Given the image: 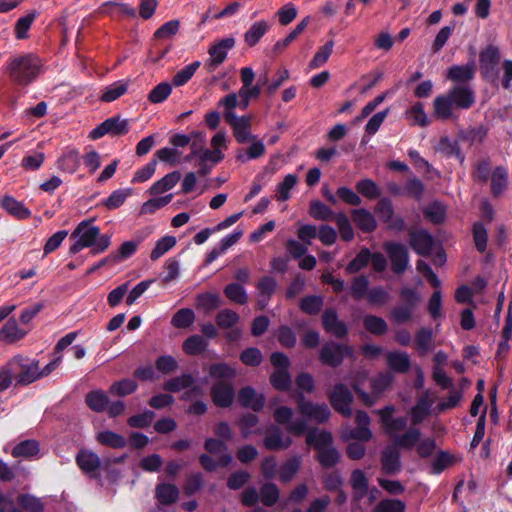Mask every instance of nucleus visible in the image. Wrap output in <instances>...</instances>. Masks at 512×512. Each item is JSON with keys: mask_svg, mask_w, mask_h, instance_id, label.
<instances>
[{"mask_svg": "<svg viewBox=\"0 0 512 512\" xmlns=\"http://www.w3.org/2000/svg\"><path fill=\"white\" fill-rule=\"evenodd\" d=\"M137 387L138 385L136 381L132 379H122L120 381L114 382L110 386L109 392L112 395L124 397L135 392Z\"/></svg>", "mask_w": 512, "mask_h": 512, "instance_id": "obj_50", "label": "nucleus"}, {"mask_svg": "<svg viewBox=\"0 0 512 512\" xmlns=\"http://www.w3.org/2000/svg\"><path fill=\"white\" fill-rule=\"evenodd\" d=\"M199 66H200V62L195 61V62L185 66L181 70H179L173 77V80H172L173 85L176 87H179V86L186 84L191 79V77L194 75V73L199 68Z\"/></svg>", "mask_w": 512, "mask_h": 512, "instance_id": "obj_63", "label": "nucleus"}, {"mask_svg": "<svg viewBox=\"0 0 512 512\" xmlns=\"http://www.w3.org/2000/svg\"><path fill=\"white\" fill-rule=\"evenodd\" d=\"M86 404L96 412H102L109 404L107 395L101 391H92L86 396Z\"/></svg>", "mask_w": 512, "mask_h": 512, "instance_id": "obj_48", "label": "nucleus"}, {"mask_svg": "<svg viewBox=\"0 0 512 512\" xmlns=\"http://www.w3.org/2000/svg\"><path fill=\"white\" fill-rule=\"evenodd\" d=\"M211 397L218 407H228L234 399V389L229 382L218 381L211 389Z\"/></svg>", "mask_w": 512, "mask_h": 512, "instance_id": "obj_16", "label": "nucleus"}, {"mask_svg": "<svg viewBox=\"0 0 512 512\" xmlns=\"http://www.w3.org/2000/svg\"><path fill=\"white\" fill-rule=\"evenodd\" d=\"M306 442L313 445L317 452L332 447V435L326 431L311 430L306 435Z\"/></svg>", "mask_w": 512, "mask_h": 512, "instance_id": "obj_31", "label": "nucleus"}, {"mask_svg": "<svg viewBox=\"0 0 512 512\" xmlns=\"http://www.w3.org/2000/svg\"><path fill=\"white\" fill-rule=\"evenodd\" d=\"M456 109H469L475 103V94L471 87L457 85L446 93Z\"/></svg>", "mask_w": 512, "mask_h": 512, "instance_id": "obj_10", "label": "nucleus"}, {"mask_svg": "<svg viewBox=\"0 0 512 512\" xmlns=\"http://www.w3.org/2000/svg\"><path fill=\"white\" fill-rule=\"evenodd\" d=\"M356 190L367 199H375L380 195V189L371 179H362L356 183Z\"/></svg>", "mask_w": 512, "mask_h": 512, "instance_id": "obj_62", "label": "nucleus"}, {"mask_svg": "<svg viewBox=\"0 0 512 512\" xmlns=\"http://www.w3.org/2000/svg\"><path fill=\"white\" fill-rule=\"evenodd\" d=\"M508 171L503 166L496 167L491 175V192L494 196H499L507 187Z\"/></svg>", "mask_w": 512, "mask_h": 512, "instance_id": "obj_30", "label": "nucleus"}, {"mask_svg": "<svg viewBox=\"0 0 512 512\" xmlns=\"http://www.w3.org/2000/svg\"><path fill=\"white\" fill-rule=\"evenodd\" d=\"M70 238L75 240L69 249L71 254H76L87 247H92L93 254H99L108 249L111 243V236L101 235L99 228L92 224V220L80 222Z\"/></svg>", "mask_w": 512, "mask_h": 512, "instance_id": "obj_3", "label": "nucleus"}, {"mask_svg": "<svg viewBox=\"0 0 512 512\" xmlns=\"http://www.w3.org/2000/svg\"><path fill=\"white\" fill-rule=\"evenodd\" d=\"M297 410L302 418L292 420L293 410L287 406H280L273 413L278 424L286 425V430L294 435H302L307 430V422L324 423L330 415V409L325 403H314L297 395Z\"/></svg>", "mask_w": 512, "mask_h": 512, "instance_id": "obj_1", "label": "nucleus"}, {"mask_svg": "<svg viewBox=\"0 0 512 512\" xmlns=\"http://www.w3.org/2000/svg\"><path fill=\"white\" fill-rule=\"evenodd\" d=\"M76 463L79 468L88 476L95 477L101 466L99 456L89 450H80L76 456Z\"/></svg>", "mask_w": 512, "mask_h": 512, "instance_id": "obj_14", "label": "nucleus"}, {"mask_svg": "<svg viewBox=\"0 0 512 512\" xmlns=\"http://www.w3.org/2000/svg\"><path fill=\"white\" fill-rule=\"evenodd\" d=\"M338 231L340 233L341 239L343 241L349 242L354 238V230L353 227L348 219V217L342 213L339 212L334 216V220Z\"/></svg>", "mask_w": 512, "mask_h": 512, "instance_id": "obj_45", "label": "nucleus"}, {"mask_svg": "<svg viewBox=\"0 0 512 512\" xmlns=\"http://www.w3.org/2000/svg\"><path fill=\"white\" fill-rule=\"evenodd\" d=\"M25 332L18 327L15 319L8 320L0 329V339L2 341L13 343L22 339Z\"/></svg>", "mask_w": 512, "mask_h": 512, "instance_id": "obj_32", "label": "nucleus"}, {"mask_svg": "<svg viewBox=\"0 0 512 512\" xmlns=\"http://www.w3.org/2000/svg\"><path fill=\"white\" fill-rule=\"evenodd\" d=\"M176 244V238L173 236H164L159 239L151 251L150 258L155 261L162 257L166 252L173 248Z\"/></svg>", "mask_w": 512, "mask_h": 512, "instance_id": "obj_61", "label": "nucleus"}, {"mask_svg": "<svg viewBox=\"0 0 512 512\" xmlns=\"http://www.w3.org/2000/svg\"><path fill=\"white\" fill-rule=\"evenodd\" d=\"M406 505L398 499H385L380 501L373 512H404Z\"/></svg>", "mask_w": 512, "mask_h": 512, "instance_id": "obj_64", "label": "nucleus"}, {"mask_svg": "<svg viewBox=\"0 0 512 512\" xmlns=\"http://www.w3.org/2000/svg\"><path fill=\"white\" fill-rule=\"evenodd\" d=\"M345 356L353 357V349L350 346L330 342L321 348L319 357L323 364L337 367Z\"/></svg>", "mask_w": 512, "mask_h": 512, "instance_id": "obj_6", "label": "nucleus"}, {"mask_svg": "<svg viewBox=\"0 0 512 512\" xmlns=\"http://www.w3.org/2000/svg\"><path fill=\"white\" fill-rule=\"evenodd\" d=\"M42 60L34 53H19L11 56L6 64V73L12 83L28 86L42 71Z\"/></svg>", "mask_w": 512, "mask_h": 512, "instance_id": "obj_2", "label": "nucleus"}, {"mask_svg": "<svg viewBox=\"0 0 512 512\" xmlns=\"http://www.w3.org/2000/svg\"><path fill=\"white\" fill-rule=\"evenodd\" d=\"M131 194L132 190L130 188L115 190L103 201V205L109 210L116 209L120 207Z\"/></svg>", "mask_w": 512, "mask_h": 512, "instance_id": "obj_52", "label": "nucleus"}, {"mask_svg": "<svg viewBox=\"0 0 512 512\" xmlns=\"http://www.w3.org/2000/svg\"><path fill=\"white\" fill-rule=\"evenodd\" d=\"M57 166L64 172L73 173L79 166V157L76 151H68L64 153L57 161Z\"/></svg>", "mask_w": 512, "mask_h": 512, "instance_id": "obj_53", "label": "nucleus"}, {"mask_svg": "<svg viewBox=\"0 0 512 512\" xmlns=\"http://www.w3.org/2000/svg\"><path fill=\"white\" fill-rule=\"evenodd\" d=\"M39 452V445L35 440H25L18 443L12 450L14 457H33Z\"/></svg>", "mask_w": 512, "mask_h": 512, "instance_id": "obj_51", "label": "nucleus"}, {"mask_svg": "<svg viewBox=\"0 0 512 512\" xmlns=\"http://www.w3.org/2000/svg\"><path fill=\"white\" fill-rule=\"evenodd\" d=\"M433 244L432 236L424 230L414 231L410 234V245L419 255L428 256L432 251Z\"/></svg>", "mask_w": 512, "mask_h": 512, "instance_id": "obj_17", "label": "nucleus"}, {"mask_svg": "<svg viewBox=\"0 0 512 512\" xmlns=\"http://www.w3.org/2000/svg\"><path fill=\"white\" fill-rule=\"evenodd\" d=\"M195 320V314L190 308H182L178 310L171 319L173 327L178 329L188 328L193 324Z\"/></svg>", "mask_w": 512, "mask_h": 512, "instance_id": "obj_41", "label": "nucleus"}, {"mask_svg": "<svg viewBox=\"0 0 512 512\" xmlns=\"http://www.w3.org/2000/svg\"><path fill=\"white\" fill-rule=\"evenodd\" d=\"M322 323L326 332L342 338L347 334L346 325L337 317V313L333 309H327L322 315Z\"/></svg>", "mask_w": 512, "mask_h": 512, "instance_id": "obj_19", "label": "nucleus"}, {"mask_svg": "<svg viewBox=\"0 0 512 512\" xmlns=\"http://www.w3.org/2000/svg\"><path fill=\"white\" fill-rule=\"evenodd\" d=\"M363 325L367 331L374 335H383L388 330L386 321L378 316L367 315L363 319Z\"/></svg>", "mask_w": 512, "mask_h": 512, "instance_id": "obj_42", "label": "nucleus"}, {"mask_svg": "<svg viewBox=\"0 0 512 512\" xmlns=\"http://www.w3.org/2000/svg\"><path fill=\"white\" fill-rule=\"evenodd\" d=\"M475 73L473 64L453 65L448 69L447 78L458 83L470 81Z\"/></svg>", "mask_w": 512, "mask_h": 512, "instance_id": "obj_28", "label": "nucleus"}, {"mask_svg": "<svg viewBox=\"0 0 512 512\" xmlns=\"http://www.w3.org/2000/svg\"><path fill=\"white\" fill-rule=\"evenodd\" d=\"M324 304V299L321 296L310 295L301 299L300 309L310 315L317 314Z\"/></svg>", "mask_w": 512, "mask_h": 512, "instance_id": "obj_58", "label": "nucleus"}, {"mask_svg": "<svg viewBox=\"0 0 512 512\" xmlns=\"http://www.w3.org/2000/svg\"><path fill=\"white\" fill-rule=\"evenodd\" d=\"M127 89L128 84L125 81H117L115 83H112L104 89L101 95V100L103 102H112L118 99L123 94H125L127 92Z\"/></svg>", "mask_w": 512, "mask_h": 512, "instance_id": "obj_44", "label": "nucleus"}, {"mask_svg": "<svg viewBox=\"0 0 512 512\" xmlns=\"http://www.w3.org/2000/svg\"><path fill=\"white\" fill-rule=\"evenodd\" d=\"M2 208L13 217L23 220L31 216V211L14 197L6 195L1 200Z\"/></svg>", "mask_w": 512, "mask_h": 512, "instance_id": "obj_24", "label": "nucleus"}, {"mask_svg": "<svg viewBox=\"0 0 512 512\" xmlns=\"http://www.w3.org/2000/svg\"><path fill=\"white\" fill-rule=\"evenodd\" d=\"M209 375L218 381L228 382L235 376V370L225 363H216L210 366Z\"/></svg>", "mask_w": 512, "mask_h": 512, "instance_id": "obj_49", "label": "nucleus"}, {"mask_svg": "<svg viewBox=\"0 0 512 512\" xmlns=\"http://www.w3.org/2000/svg\"><path fill=\"white\" fill-rule=\"evenodd\" d=\"M479 60L483 75L488 77L500 61L499 49L493 45L486 47V49L480 53Z\"/></svg>", "mask_w": 512, "mask_h": 512, "instance_id": "obj_23", "label": "nucleus"}, {"mask_svg": "<svg viewBox=\"0 0 512 512\" xmlns=\"http://www.w3.org/2000/svg\"><path fill=\"white\" fill-rule=\"evenodd\" d=\"M14 370L15 385L27 386L40 379L39 361L16 355L10 359Z\"/></svg>", "mask_w": 512, "mask_h": 512, "instance_id": "obj_4", "label": "nucleus"}, {"mask_svg": "<svg viewBox=\"0 0 512 512\" xmlns=\"http://www.w3.org/2000/svg\"><path fill=\"white\" fill-rule=\"evenodd\" d=\"M251 120V116H230V119L226 121L232 128L233 135L238 143L244 144L255 139L256 136L252 135L250 131Z\"/></svg>", "mask_w": 512, "mask_h": 512, "instance_id": "obj_11", "label": "nucleus"}, {"mask_svg": "<svg viewBox=\"0 0 512 512\" xmlns=\"http://www.w3.org/2000/svg\"><path fill=\"white\" fill-rule=\"evenodd\" d=\"M218 107H223V116L225 121L230 119L231 117H236L237 115L234 112L236 107H239V98L237 93H230L223 98L220 99L218 103Z\"/></svg>", "mask_w": 512, "mask_h": 512, "instance_id": "obj_60", "label": "nucleus"}, {"mask_svg": "<svg viewBox=\"0 0 512 512\" xmlns=\"http://www.w3.org/2000/svg\"><path fill=\"white\" fill-rule=\"evenodd\" d=\"M235 45L233 37L223 38L214 44L208 50L209 59L204 63V67L208 72H213L218 68L226 59L228 51Z\"/></svg>", "mask_w": 512, "mask_h": 512, "instance_id": "obj_5", "label": "nucleus"}, {"mask_svg": "<svg viewBox=\"0 0 512 512\" xmlns=\"http://www.w3.org/2000/svg\"><path fill=\"white\" fill-rule=\"evenodd\" d=\"M433 403L434 399L429 391L418 399L411 409V420L414 425L421 423L429 415Z\"/></svg>", "mask_w": 512, "mask_h": 512, "instance_id": "obj_21", "label": "nucleus"}, {"mask_svg": "<svg viewBox=\"0 0 512 512\" xmlns=\"http://www.w3.org/2000/svg\"><path fill=\"white\" fill-rule=\"evenodd\" d=\"M384 250L391 262V269L396 274L403 273L409 264L408 251L405 245L395 242H386Z\"/></svg>", "mask_w": 512, "mask_h": 512, "instance_id": "obj_8", "label": "nucleus"}, {"mask_svg": "<svg viewBox=\"0 0 512 512\" xmlns=\"http://www.w3.org/2000/svg\"><path fill=\"white\" fill-rule=\"evenodd\" d=\"M172 198H173V194H167V195H164L161 197H154L152 199H149L148 201H146L142 204L141 209H140V214L141 215L153 214L158 209L169 204L171 202Z\"/></svg>", "mask_w": 512, "mask_h": 512, "instance_id": "obj_47", "label": "nucleus"}, {"mask_svg": "<svg viewBox=\"0 0 512 512\" xmlns=\"http://www.w3.org/2000/svg\"><path fill=\"white\" fill-rule=\"evenodd\" d=\"M309 214L312 218L316 220L330 221L334 220V216L337 213H334L328 206H326L322 202L318 200H313L310 202Z\"/></svg>", "mask_w": 512, "mask_h": 512, "instance_id": "obj_36", "label": "nucleus"}, {"mask_svg": "<svg viewBox=\"0 0 512 512\" xmlns=\"http://www.w3.org/2000/svg\"><path fill=\"white\" fill-rule=\"evenodd\" d=\"M350 483L354 491V501H360L368 493V480L362 470H354L351 474Z\"/></svg>", "mask_w": 512, "mask_h": 512, "instance_id": "obj_27", "label": "nucleus"}, {"mask_svg": "<svg viewBox=\"0 0 512 512\" xmlns=\"http://www.w3.org/2000/svg\"><path fill=\"white\" fill-rule=\"evenodd\" d=\"M406 117L412 125L425 127L429 123L421 102H416L409 110H407Z\"/></svg>", "mask_w": 512, "mask_h": 512, "instance_id": "obj_43", "label": "nucleus"}, {"mask_svg": "<svg viewBox=\"0 0 512 512\" xmlns=\"http://www.w3.org/2000/svg\"><path fill=\"white\" fill-rule=\"evenodd\" d=\"M387 364L395 372L405 373L410 368V358L405 352H388L386 355Z\"/></svg>", "mask_w": 512, "mask_h": 512, "instance_id": "obj_29", "label": "nucleus"}, {"mask_svg": "<svg viewBox=\"0 0 512 512\" xmlns=\"http://www.w3.org/2000/svg\"><path fill=\"white\" fill-rule=\"evenodd\" d=\"M333 47V40H330L325 45L321 46L310 61L309 67L311 69H316L325 64L333 51Z\"/></svg>", "mask_w": 512, "mask_h": 512, "instance_id": "obj_59", "label": "nucleus"}, {"mask_svg": "<svg viewBox=\"0 0 512 512\" xmlns=\"http://www.w3.org/2000/svg\"><path fill=\"white\" fill-rule=\"evenodd\" d=\"M393 412L394 408L391 406H387L378 411L386 433L395 439V437H397L396 434L406 428L407 419L405 417L393 418Z\"/></svg>", "mask_w": 512, "mask_h": 512, "instance_id": "obj_12", "label": "nucleus"}, {"mask_svg": "<svg viewBox=\"0 0 512 512\" xmlns=\"http://www.w3.org/2000/svg\"><path fill=\"white\" fill-rule=\"evenodd\" d=\"M433 333L429 328H421L415 336V348L420 355H426L432 349Z\"/></svg>", "mask_w": 512, "mask_h": 512, "instance_id": "obj_34", "label": "nucleus"}, {"mask_svg": "<svg viewBox=\"0 0 512 512\" xmlns=\"http://www.w3.org/2000/svg\"><path fill=\"white\" fill-rule=\"evenodd\" d=\"M351 217L356 227L364 233H371L377 228V221L374 215L367 209H352Z\"/></svg>", "mask_w": 512, "mask_h": 512, "instance_id": "obj_18", "label": "nucleus"}, {"mask_svg": "<svg viewBox=\"0 0 512 512\" xmlns=\"http://www.w3.org/2000/svg\"><path fill=\"white\" fill-rule=\"evenodd\" d=\"M207 345V341L202 336L192 335L183 342L182 348L188 355H198L206 349Z\"/></svg>", "mask_w": 512, "mask_h": 512, "instance_id": "obj_40", "label": "nucleus"}, {"mask_svg": "<svg viewBox=\"0 0 512 512\" xmlns=\"http://www.w3.org/2000/svg\"><path fill=\"white\" fill-rule=\"evenodd\" d=\"M239 319V315L231 309H223L216 315L217 326L225 330L234 327Z\"/></svg>", "mask_w": 512, "mask_h": 512, "instance_id": "obj_57", "label": "nucleus"}, {"mask_svg": "<svg viewBox=\"0 0 512 512\" xmlns=\"http://www.w3.org/2000/svg\"><path fill=\"white\" fill-rule=\"evenodd\" d=\"M268 24L266 21H258L246 31L244 38L250 47L256 45L261 37L267 32Z\"/></svg>", "mask_w": 512, "mask_h": 512, "instance_id": "obj_38", "label": "nucleus"}, {"mask_svg": "<svg viewBox=\"0 0 512 512\" xmlns=\"http://www.w3.org/2000/svg\"><path fill=\"white\" fill-rule=\"evenodd\" d=\"M179 491L175 485L160 484L156 487V497L161 504L169 505L178 498Z\"/></svg>", "mask_w": 512, "mask_h": 512, "instance_id": "obj_37", "label": "nucleus"}, {"mask_svg": "<svg viewBox=\"0 0 512 512\" xmlns=\"http://www.w3.org/2000/svg\"><path fill=\"white\" fill-rule=\"evenodd\" d=\"M129 122L127 119H121L120 117H110L103 121L100 125L94 128L89 137L91 139H99L106 134L111 136H121L128 132Z\"/></svg>", "mask_w": 512, "mask_h": 512, "instance_id": "obj_7", "label": "nucleus"}, {"mask_svg": "<svg viewBox=\"0 0 512 512\" xmlns=\"http://www.w3.org/2000/svg\"><path fill=\"white\" fill-rule=\"evenodd\" d=\"M370 258V251L367 248L361 249L360 252L356 255V257L347 265L346 272L348 274L357 273L358 271L367 266V264L370 262Z\"/></svg>", "mask_w": 512, "mask_h": 512, "instance_id": "obj_56", "label": "nucleus"}, {"mask_svg": "<svg viewBox=\"0 0 512 512\" xmlns=\"http://www.w3.org/2000/svg\"><path fill=\"white\" fill-rule=\"evenodd\" d=\"M181 174L179 171H173L166 174L160 180L155 182L150 188L149 193L153 196L163 194L171 190L180 180Z\"/></svg>", "mask_w": 512, "mask_h": 512, "instance_id": "obj_25", "label": "nucleus"}, {"mask_svg": "<svg viewBox=\"0 0 512 512\" xmlns=\"http://www.w3.org/2000/svg\"><path fill=\"white\" fill-rule=\"evenodd\" d=\"M224 293L229 300L240 305L245 304L248 300L245 288L237 283L228 284L224 289Z\"/></svg>", "mask_w": 512, "mask_h": 512, "instance_id": "obj_54", "label": "nucleus"}, {"mask_svg": "<svg viewBox=\"0 0 512 512\" xmlns=\"http://www.w3.org/2000/svg\"><path fill=\"white\" fill-rule=\"evenodd\" d=\"M194 382L193 377L190 374H182L178 377H174L166 381L163 385L164 390L169 392H178L191 386Z\"/></svg>", "mask_w": 512, "mask_h": 512, "instance_id": "obj_55", "label": "nucleus"}, {"mask_svg": "<svg viewBox=\"0 0 512 512\" xmlns=\"http://www.w3.org/2000/svg\"><path fill=\"white\" fill-rule=\"evenodd\" d=\"M238 401L243 407L259 411L264 406L265 398L263 394H258L255 389L247 386L239 391Z\"/></svg>", "mask_w": 512, "mask_h": 512, "instance_id": "obj_20", "label": "nucleus"}, {"mask_svg": "<svg viewBox=\"0 0 512 512\" xmlns=\"http://www.w3.org/2000/svg\"><path fill=\"white\" fill-rule=\"evenodd\" d=\"M420 435L421 433L418 428L411 427L404 434L395 437V446L404 449H412L418 442Z\"/></svg>", "mask_w": 512, "mask_h": 512, "instance_id": "obj_39", "label": "nucleus"}, {"mask_svg": "<svg viewBox=\"0 0 512 512\" xmlns=\"http://www.w3.org/2000/svg\"><path fill=\"white\" fill-rule=\"evenodd\" d=\"M97 441L104 446L119 449L126 446V439L115 432L105 430L97 434Z\"/></svg>", "mask_w": 512, "mask_h": 512, "instance_id": "obj_35", "label": "nucleus"}, {"mask_svg": "<svg viewBox=\"0 0 512 512\" xmlns=\"http://www.w3.org/2000/svg\"><path fill=\"white\" fill-rule=\"evenodd\" d=\"M381 463L386 473L394 474L399 470L400 462L397 446H388L382 451Z\"/></svg>", "mask_w": 512, "mask_h": 512, "instance_id": "obj_26", "label": "nucleus"}, {"mask_svg": "<svg viewBox=\"0 0 512 512\" xmlns=\"http://www.w3.org/2000/svg\"><path fill=\"white\" fill-rule=\"evenodd\" d=\"M301 465V457L293 456L286 460L279 468L278 474L281 482H289L297 474Z\"/></svg>", "mask_w": 512, "mask_h": 512, "instance_id": "obj_33", "label": "nucleus"}, {"mask_svg": "<svg viewBox=\"0 0 512 512\" xmlns=\"http://www.w3.org/2000/svg\"><path fill=\"white\" fill-rule=\"evenodd\" d=\"M258 417L255 414H245L239 420V426L244 438L249 437L252 434H261L262 430L257 427Z\"/></svg>", "mask_w": 512, "mask_h": 512, "instance_id": "obj_46", "label": "nucleus"}, {"mask_svg": "<svg viewBox=\"0 0 512 512\" xmlns=\"http://www.w3.org/2000/svg\"><path fill=\"white\" fill-rule=\"evenodd\" d=\"M329 399L336 411L345 417L351 416L350 404L353 400V396L345 385H335L329 394Z\"/></svg>", "mask_w": 512, "mask_h": 512, "instance_id": "obj_9", "label": "nucleus"}, {"mask_svg": "<svg viewBox=\"0 0 512 512\" xmlns=\"http://www.w3.org/2000/svg\"><path fill=\"white\" fill-rule=\"evenodd\" d=\"M138 244L139 242L137 241H126L122 243L117 252H113L100 260V264L115 265L131 257L136 252Z\"/></svg>", "mask_w": 512, "mask_h": 512, "instance_id": "obj_22", "label": "nucleus"}, {"mask_svg": "<svg viewBox=\"0 0 512 512\" xmlns=\"http://www.w3.org/2000/svg\"><path fill=\"white\" fill-rule=\"evenodd\" d=\"M292 444V439L284 435L282 430L277 426H270L268 434L263 439V446L267 450H285Z\"/></svg>", "mask_w": 512, "mask_h": 512, "instance_id": "obj_13", "label": "nucleus"}, {"mask_svg": "<svg viewBox=\"0 0 512 512\" xmlns=\"http://www.w3.org/2000/svg\"><path fill=\"white\" fill-rule=\"evenodd\" d=\"M455 106L447 94L437 96L433 101V115L435 118L446 121L456 120Z\"/></svg>", "mask_w": 512, "mask_h": 512, "instance_id": "obj_15", "label": "nucleus"}]
</instances>
